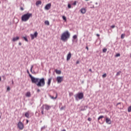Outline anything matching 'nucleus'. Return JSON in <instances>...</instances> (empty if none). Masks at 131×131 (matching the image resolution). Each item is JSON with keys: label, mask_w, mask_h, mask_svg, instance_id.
<instances>
[{"label": "nucleus", "mask_w": 131, "mask_h": 131, "mask_svg": "<svg viewBox=\"0 0 131 131\" xmlns=\"http://www.w3.org/2000/svg\"><path fill=\"white\" fill-rule=\"evenodd\" d=\"M27 72L28 74H29V77H30L32 83H35L39 88L45 86L46 84V81L45 80V78H41V79H39L38 78H35L34 77H33L31 74H30L29 70H27Z\"/></svg>", "instance_id": "nucleus-1"}, {"label": "nucleus", "mask_w": 131, "mask_h": 131, "mask_svg": "<svg viewBox=\"0 0 131 131\" xmlns=\"http://www.w3.org/2000/svg\"><path fill=\"white\" fill-rule=\"evenodd\" d=\"M69 38H70V33L68 31H67L61 34L60 39L62 41H67Z\"/></svg>", "instance_id": "nucleus-2"}, {"label": "nucleus", "mask_w": 131, "mask_h": 131, "mask_svg": "<svg viewBox=\"0 0 131 131\" xmlns=\"http://www.w3.org/2000/svg\"><path fill=\"white\" fill-rule=\"evenodd\" d=\"M32 17V13H27V14H24L21 16V21L24 22H26L28 21L29 19Z\"/></svg>", "instance_id": "nucleus-3"}, {"label": "nucleus", "mask_w": 131, "mask_h": 131, "mask_svg": "<svg viewBox=\"0 0 131 131\" xmlns=\"http://www.w3.org/2000/svg\"><path fill=\"white\" fill-rule=\"evenodd\" d=\"M75 98L77 101L78 100V99L82 100V99H83V93L80 92L75 95Z\"/></svg>", "instance_id": "nucleus-4"}, {"label": "nucleus", "mask_w": 131, "mask_h": 131, "mask_svg": "<svg viewBox=\"0 0 131 131\" xmlns=\"http://www.w3.org/2000/svg\"><path fill=\"white\" fill-rule=\"evenodd\" d=\"M17 127L19 130H22L24 128V124L21 121H19L17 124Z\"/></svg>", "instance_id": "nucleus-5"}, {"label": "nucleus", "mask_w": 131, "mask_h": 131, "mask_svg": "<svg viewBox=\"0 0 131 131\" xmlns=\"http://www.w3.org/2000/svg\"><path fill=\"white\" fill-rule=\"evenodd\" d=\"M63 78H64V77H57L56 78L57 81L58 83H61L62 81H63Z\"/></svg>", "instance_id": "nucleus-6"}, {"label": "nucleus", "mask_w": 131, "mask_h": 131, "mask_svg": "<svg viewBox=\"0 0 131 131\" xmlns=\"http://www.w3.org/2000/svg\"><path fill=\"white\" fill-rule=\"evenodd\" d=\"M43 106L45 107V110H47V111H49L51 108H52V106L49 105L48 104H43Z\"/></svg>", "instance_id": "nucleus-7"}, {"label": "nucleus", "mask_w": 131, "mask_h": 131, "mask_svg": "<svg viewBox=\"0 0 131 131\" xmlns=\"http://www.w3.org/2000/svg\"><path fill=\"white\" fill-rule=\"evenodd\" d=\"M51 7H52V4L49 3L46 5L45 9L48 11L51 9Z\"/></svg>", "instance_id": "nucleus-8"}, {"label": "nucleus", "mask_w": 131, "mask_h": 131, "mask_svg": "<svg viewBox=\"0 0 131 131\" xmlns=\"http://www.w3.org/2000/svg\"><path fill=\"white\" fill-rule=\"evenodd\" d=\"M37 32H35L34 34H31L30 35L31 39H34L35 37H37Z\"/></svg>", "instance_id": "nucleus-9"}, {"label": "nucleus", "mask_w": 131, "mask_h": 131, "mask_svg": "<svg viewBox=\"0 0 131 131\" xmlns=\"http://www.w3.org/2000/svg\"><path fill=\"white\" fill-rule=\"evenodd\" d=\"M54 94H56V96L55 97H54V96H52V95H50V98H51V99H56L57 97H58V93H57V92L53 91Z\"/></svg>", "instance_id": "nucleus-10"}, {"label": "nucleus", "mask_w": 131, "mask_h": 131, "mask_svg": "<svg viewBox=\"0 0 131 131\" xmlns=\"http://www.w3.org/2000/svg\"><path fill=\"white\" fill-rule=\"evenodd\" d=\"M105 122H106V123H107V124H111V119H110L109 118L106 117L105 119Z\"/></svg>", "instance_id": "nucleus-11"}, {"label": "nucleus", "mask_w": 131, "mask_h": 131, "mask_svg": "<svg viewBox=\"0 0 131 131\" xmlns=\"http://www.w3.org/2000/svg\"><path fill=\"white\" fill-rule=\"evenodd\" d=\"M80 12L81 14H85L86 13V9L85 8H81L80 9Z\"/></svg>", "instance_id": "nucleus-12"}, {"label": "nucleus", "mask_w": 131, "mask_h": 131, "mask_svg": "<svg viewBox=\"0 0 131 131\" xmlns=\"http://www.w3.org/2000/svg\"><path fill=\"white\" fill-rule=\"evenodd\" d=\"M71 58V52H69L67 55V61H69V60H70Z\"/></svg>", "instance_id": "nucleus-13"}, {"label": "nucleus", "mask_w": 131, "mask_h": 131, "mask_svg": "<svg viewBox=\"0 0 131 131\" xmlns=\"http://www.w3.org/2000/svg\"><path fill=\"white\" fill-rule=\"evenodd\" d=\"M19 39H20V37L19 36H17L16 37H13L12 38V41H17V40H19Z\"/></svg>", "instance_id": "nucleus-14"}, {"label": "nucleus", "mask_w": 131, "mask_h": 131, "mask_svg": "<svg viewBox=\"0 0 131 131\" xmlns=\"http://www.w3.org/2000/svg\"><path fill=\"white\" fill-rule=\"evenodd\" d=\"M25 117H27V118H30V115L29 114V112H27L25 114Z\"/></svg>", "instance_id": "nucleus-15"}, {"label": "nucleus", "mask_w": 131, "mask_h": 131, "mask_svg": "<svg viewBox=\"0 0 131 131\" xmlns=\"http://www.w3.org/2000/svg\"><path fill=\"white\" fill-rule=\"evenodd\" d=\"M52 82V78H50L48 79V81L47 83V84L48 85V86H50V85H51V82Z\"/></svg>", "instance_id": "nucleus-16"}, {"label": "nucleus", "mask_w": 131, "mask_h": 131, "mask_svg": "<svg viewBox=\"0 0 131 131\" xmlns=\"http://www.w3.org/2000/svg\"><path fill=\"white\" fill-rule=\"evenodd\" d=\"M26 97H28V98H30V97H31V93L30 92H27L26 94Z\"/></svg>", "instance_id": "nucleus-17"}, {"label": "nucleus", "mask_w": 131, "mask_h": 131, "mask_svg": "<svg viewBox=\"0 0 131 131\" xmlns=\"http://www.w3.org/2000/svg\"><path fill=\"white\" fill-rule=\"evenodd\" d=\"M32 68H33V65L31 66L30 71L32 74H35V72L34 71H32Z\"/></svg>", "instance_id": "nucleus-18"}, {"label": "nucleus", "mask_w": 131, "mask_h": 131, "mask_svg": "<svg viewBox=\"0 0 131 131\" xmlns=\"http://www.w3.org/2000/svg\"><path fill=\"white\" fill-rule=\"evenodd\" d=\"M103 118H104V116H100L98 118V119H97V120L98 121H99L100 120H102V119H103Z\"/></svg>", "instance_id": "nucleus-19"}, {"label": "nucleus", "mask_w": 131, "mask_h": 131, "mask_svg": "<svg viewBox=\"0 0 131 131\" xmlns=\"http://www.w3.org/2000/svg\"><path fill=\"white\" fill-rule=\"evenodd\" d=\"M36 6H38L39 5H41V1H38L36 2Z\"/></svg>", "instance_id": "nucleus-20"}, {"label": "nucleus", "mask_w": 131, "mask_h": 131, "mask_svg": "<svg viewBox=\"0 0 131 131\" xmlns=\"http://www.w3.org/2000/svg\"><path fill=\"white\" fill-rule=\"evenodd\" d=\"M55 72H56V74H61V70H55Z\"/></svg>", "instance_id": "nucleus-21"}, {"label": "nucleus", "mask_w": 131, "mask_h": 131, "mask_svg": "<svg viewBox=\"0 0 131 131\" xmlns=\"http://www.w3.org/2000/svg\"><path fill=\"white\" fill-rule=\"evenodd\" d=\"M45 24H46V25H50V21H49L48 20H46L45 21Z\"/></svg>", "instance_id": "nucleus-22"}, {"label": "nucleus", "mask_w": 131, "mask_h": 131, "mask_svg": "<svg viewBox=\"0 0 131 131\" xmlns=\"http://www.w3.org/2000/svg\"><path fill=\"white\" fill-rule=\"evenodd\" d=\"M47 126L46 125H44L43 126L41 127V131L43 130V129H46L47 128Z\"/></svg>", "instance_id": "nucleus-23"}, {"label": "nucleus", "mask_w": 131, "mask_h": 131, "mask_svg": "<svg viewBox=\"0 0 131 131\" xmlns=\"http://www.w3.org/2000/svg\"><path fill=\"white\" fill-rule=\"evenodd\" d=\"M65 108H66V105H64V106H62L61 107H60V110L61 111H62V110H64V109H65Z\"/></svg>", "instance_id": "nucleus-24"}, {"label": "nucleus", "mask_w": 131, "mask_h": 131, "mask_svg": "<svg viewBox=\"0 0 131 131\" xmlns=\"http://www.w3.org/2000/svg\"><path fill=\"white\" fill-rule=\"evenodd\" d=\"M125 36V34H122L121 35V38L122 39H123V38H124Z\"/></svg>", "instance_id": "nucleus-25"}, {"label": "nucleus", "mask_w": 131, "mask_h": 131, "mask_svg": "<svg viewBox=\"0 0 131 131\" xmlns=\"http://www.w3.org/2000/svg\"><path fill=\"white\" fill-rule=\"evenodd\" d=\"M106 52H107V48H104L102 50V53H106Z\"/></svg>", "instance_id": "nucleus-26"}, {"label": "nucleus", "mask_w": 131, "mask_h": 131, "mask_svg": "<svg viewBox=\"0 0 131 131\" xmlns=\"http://www.w3.org/2000/svg\"><path fill=\"white\" fill-rule=\"evenodd\" d=\"M120 73H121V71L118 72L116 74V76H118L120 75Z\"/></svg>", "instance_id": "nucleus-27"}, {"label": "nucleus", "mask_w": 131, "mask_h": 131, "mask_svg": "<svg viewBox=\"0 0 131 131\" xmlns=\"http://www.w3.org/2000/svg\"><path fill=\"white\" fill-rule=\"evenodd\" d=\"M62 19L64 20L65 21H67V18L65 16H62Z\"/></svg>", "instance_id": "nucleus-28"}, {"label": "nucleus", "mask_w": 131, "mask_h": 131, "mask_svg": "<svg viewBox=\"0 0 131 131\" xmlns=\"http://www.w3.org/2000/svg\"><path fill=\"white\" fill-rule=\"evenodd\" d=\"M73 39H77V35H74V36H73Z\"/></svg>", "instance_id": "nucleus-29"}, {"label": "nucleus", "mask_w": 131, "mask_h": 131, "mask_svg": "<svg viewBox=\"0 0 131 131\" xmlns=\"http://www.w3.org/2000/svg\"><path fill=\"white\" fill-rule=\"evenodd\" d=\"M23 38L25 39V40L26 41H27L28 42V39H27V37H23Z\"/></svg>", "instance_id": "nucleus-30"}, {"label": "nucleus", "mask_w": 131, "mask_h": 131, "mask_svg": "<svg viewBox=\"0 0 131 131\" xmlns=\"http://www.w3.org/2000/svg\"><path fill=\"white\" fill-rule=\"evenodd\" d=\"M128 112H131V106L128 107Z\"/></svg>", "instance_id": "nucleus-31"}, {"label": "nucleus", "mask_w": 131, "mask_h": 131, "mask_svg": "<svg viewBox=\"0 0 131 131\" xmlns=\"http://www.w3.org/2000/svg\"><path fill=\"white\" fill-rule=\"evenodd\" d=\"M41 111H43L44 109H45V106H43V105L40 108Z\"/></svg>", "instance_id": "nucleus-32"}, {"label": "nucleus", "mask_w": 131, "mask_h": 131, "mask_svg": "<svg viewBox=\"0 0 131 131\" xmlns=\"http://www.w3.org/2000/svg\"><path fill=\"white\" fill-rule=\"evenodd\" d=\"M107 76V74H104L103 75H102V77L103 78H105V77H106Z\"/></svg>", "instance_id": "nucleus-33"}, {"label": "nucleus", "mask_w": 131, "mask_h": 131, "mask_svg": "<svg viewBox=\"0 0 131 131\" xmlns=\"http://www.w3.org/2000/svg\"><path fill=\"white\" fill-rule=\"evenodd\" d=\"M69 96H70V97H71V96H73V93L70 92L69 93Z\"/></svg>", "instance_id": "nucleus-34"}, {"label": "nucleus", "mask_w": 131, "mask_h": 131, "mask_svg": "<svg viewBox=\"0 0 131 131\" xmlns=\"http://www.w3.org/2000/svg\"><path fill=\"white\" fill-rule=\"evenodd\" d=\"M76 1H74V2L72 4L73 6H76Z\"/></svg>", "instance_id": "nucleus-35"}, {"label": "nucleus", "mask_w": 131, "mask_h": 131, "mask_svg": "<svg viewBox=\"0 0 131 131\" xmlns=\"http://www.w3.org/2000/svg\"><path fill=\"white\" fill-rule=\"evenodd\" d=\"M20 10L21 11H24V8L23 7H22V6H20Z\"/></svg>", "instance_id": "nucleus-36"}, {"label": "nucleus", "mask_w": 131, "mask_h": 131, "mask_svg": "<svg viewBox=\"0 0 131 131\" xmlns=\"http://www.w3.org/2000/svg\"><path fill=\"white\" fill-rule=\"evenodd\" d=\"M115 57H120V54L118 53L115 55Z\"/></svg>", "instance_id": "nucleus-37"}, {"label": "nucleus", "mask_w": 131, "mask_h": 131, "mask_svg": "<svg viewBox=\"0 0 131 131\" xmlns=\"http://www.w3.org/2000/svg\"><path fill=\"white\" fill-rule=\"evenodd\" d=\"M68 7L69 8V9H71V5L68 4Z\"/></svg>", "instance_id": "nucleus-38"}, {"label": "nucleus", "mask_w": 131, "mask_h": 131, "mask_svg": "<svg viewBox=\"0 0 131 131\" xmlns=\"http://www.w3.org/2000/svg\"><path fill=\"white\" fill-rule=\"evenodd\" d=\"M111 28L113 29V28H115V25H112Z\"/></svg>", "instance_id": "nucleus-39"}, {"label": "nucleus", "mask_w": 131, "mask_h": 131, "mask_svg": "<svg viewBox=\"0 0 131 131\" xmlns=\"http://www.w3.org/2000/svg\"><path fill=\"white\" fill-rule=\"evenodd\" d=\"M7 91H10L11 90V88L9 87V86H8V88H7Z\"/></svg>", "instance_id": "nucleus-40"}, {"label": "nucleus", "mask_w": 131, "mask_h": 131, "mask_svg": "<svg viewBox=\"0 0 131 131\" xmlns=\"http://www.w3.org/2000/svg\"><path fill=\"white\" fill-rule=\"evenodd\" d=\"M88 120L89 121H92V119H91V118H89L88 119Z\"/></svg>", "instance_id": "nucleus-41"}, {"label": "nucleus", "mask_w": 131, "mask_h": 131, "mask_svg": "<svg viewBox=\"0 0 131 131\" xmlns=\"http://www.w3.org/2000/svg\"><path fill=\"white\" fill-rule=\"evenodd\" d=\"M121 104V102H118L117 103L116 106H117L118 105H120Z\"/></svg>", "instance_id": "nucleus-42"}, {"label": "nucleus", "mask_w": 131, "mask_h": 131, "mask_svg": "<svg viewBox=\"0 0 131 131\" xmlns=\"http://www.w3.org/2000/svg\"><path fill=\"white\" fill-rule=\"evenodd\" d=\"M41 113L42 115H43V114H45L43 111H41Z\"/></svg>", "instance_id": "nucleus-43"}, {"label": "nucleus", "mask_w": 131, "mask_h": 131, "mask_svg": "<svg viewBox=\"0 0 131 131\" xmlns=\"http://www.w3.org/2000/svg\"><path fill=\"white\" fill-rule=\"evenodd\" d=\"M18 45H19V46H22V43H21V42H19L18 43Z\"/></svg>", "instance_id": "nucleus-44"}, {"label": "nucleus", "mask_w": 131, "mask_h": 131, "mask_svg": "<svg viewBox=\"0 0 131 131\" xmlns=\"http://www.w3.org/2000/svg\"><path fill=\"white\" fill-rule=\"evenodd\" d=\"M37 93H39V92H40V90L37 89Z\"/></svg>", "instance_id": "nucleus-45"}, {"label": "nucleus", "mask_w": 131, "mask_h": 131, "mask_svg": "<svg viewBox=\"0 0 131 131\" xmlns=\"http://www.w3.org/2000/svg\"><path fill=\"white\" fill-rule=\"evenodd\" d=\"M76 64H79V60H77L76 61Z\"/></svg>", "instance_id": "nucleus-46"}, {"label": "nucleus", "mask_w": 131, "mask_h": 131, "mask_svg": "<svg viewBox=\"0 0 131 131\" xmlns=\"http://www.w3.org/2000/svg\"><path fill=\"white\" fill-rule=\"evenodd\" d=\"M86 49L87 51H89V47L88 46L86 47Z\"/></svg>", "instance_id": "nucleus-47"}, {"label": "nucleus", "mask_w": 131, "mask_h": 131, "mask_svg": "<svg viewBox=\"0 0 131 131\" xmlns=\"http://www.w3.org/2000/svg\"><path fill=\"white\" fill-rule=\"evenodd\" d=\"M89 71H90V72H93V71H92V69H90Z\"/></svg>", "instance_id": "nucleus-48"}, {"label": "nucleus", "mask_w": 131, "mask_h": 131, "mask_svg": "<svg viewBox=\"0 0 131 131\" xmlns=\"http://www.w3.org/2000/svg\"><path fill=\"white\" fill-rule=\"evenodd\" d=\"M26 122H27V123H28L29 122V120H26Z\"/></svg>", "instance_id": "nucleus-49"}, {"label": "nucleus", "mask_w": 131, "mask_h": 131, "mask_svg": "<svg viewBox=\"0 0 131 131\" xmlns=\"http://www.w3.org/2000/svg\"><path fill=\"white\" fill-rule=\"evenodd\" d=\"M96 35H97V36H98V37H99V36H100V34H97Z\"/></svg>", "instance_id": "nucleus-50"}, {"label": "nucleus", "mask_w": 131, "mask_h": 131, "mask_svg": "<svg viewBox=\"0 0 131 131\" xmlns=\"http://www.w3.org/2000/svg\"><path fill=\"white\" fill-rule=\"evenodd\" d=\"M0 81H2V78L0 77Z\"/></svg>", "instance_id": "nucleus-51"}, {"label": "nucleus", "mask_w": 131, "mask_h": 131, "mask_svg": "<svg viewBox=\"0 0 131 131\" xmlns=\"http://www.w3.org/2000/svg\"><path fill=\"white\" fill-rule=\"evenodd\" d=\"M2 118V116H0V119Z\"/></svg>", "instance_id": "nucleus-52"}, {"label": "nucleus", "mask_w": 131, "mask_h": 131, "mask_svg": "<svg viewBox=\"0 0 131 131\" xmlns=\"http://www.w3.org/2000/svg\"><path fill=\"white\" fill-rule=\"evenodd\" d=\"M60 105H62V103H60Z\"/></svg>", "instance_id": "nucleus-53"}, {"label": "nucleus", "mask_w": 131, "mask_h": 131, "mask_svg": "<svg viewBox=\"0 0 131 131\" xmlns=\"http://www.w3.org/2000/svg\"><path fill=\"white\" fill-rule=\"evenodd\" d=\"M85 1H90V0H85Z\"/></svg>", "instance_id": "nucleus-54"}, {"label": "nucleus", "mask_w": 131, "mask_h": 131, "mask_svg": "<svg viewBox=\"0 0 131 131\" xmlns=\"http://www.w3.org/2000/svg\"><path fill=\"white\" fill-rule=\"evenodd\" d=\"M12 83H14V82L12 81Z\"/></svg>", "instance_id": "nucleus-55"}, {"label": "nucleus", "mask_w": 131, "mask_h": 131, "mask_svg": "<svg viewBox=\"0 0 131 131\" xmlns=\"http://www.w3.org/2000/svg\"><path fill=\"white\" fill-rule=\"evenodd\" d=\"M92 8H94V6H93V7H92Z\"/></svg>", "instance_id": "nucleus-56"}, {"label": "nucleus", "mask_w": 131, "mask_h": 131, "mask_svg": "<svg viewBox=\"0 0 131 131\" xmlns=\"http://www.w3.org/2000/svg\"><path fill=\"white\" fill-rule=\"evenodd\" d=\"M0 4H1V2H0Z\"/></svg>", "instance_id": "nucleus-57"}]
</instances>
